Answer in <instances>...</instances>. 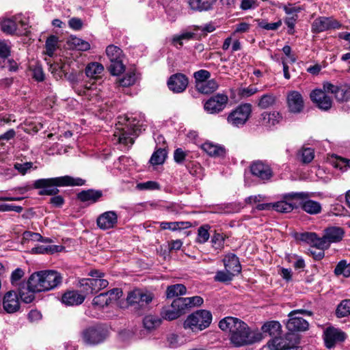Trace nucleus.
<instances>
[{
  "label": "nucleus",
  "mask_w": 350,
  "mask_h": 350,
  "mask_svg": "<svg viewBox=\"0 0 350 350\" xmlns=\"http://www.w3.org/2000/svg\"><path fill=\"white\" fill-rule=\"evenodd\" d=\"M225 269L233 275L238 274L241 271V266L239 258L233 254L226 255L224 258Z\"/></svg>",
  "instance_id": "obj_25"
},
{
  "label": "nucleus",
  "mask_w": 350,
  "mask_h": 350,
  "mask_svg": "<svg viewBox=\"0 0 350 350\" xmlns=\"http://www.w3.org/2000/svg\"><path fill=\"white\" fill-rule=\"evenodd\" d=\"M262 330L264 333L268 334L274 340L275 338H284L280 336L282 333V326L278 321H271L267 322L262 326Z\"/></svg>",
  "instance_id": "obj_27"
},
{
  "label": "nucleus",
  "mask_w": 350,
  "mask_h": 350,
  "mask_svg": "<svg viewBox=\"0 0 350 350\" xmlns=\"http://www.w3.org/2000/svg\"><path fill=\"white\" fill-rule=\"evenodd\" d=\"M137 81V76L135 71H129L126 73L124 77L118 81L120 85L122 87H129L133 85Z\"/></svg>",
  "instance_id": "obj_49"
},
{
  "label": "nucleus",
  "mask_w": 350,
  "mask_h": 350,
  "mask_svg": "<svg viewBox=\"0 0 350 350\" xmlns=\"http://www.w3.org/2000/svg\"><path fill=\"white\" fill-rule=\"evenodd\" d=\"M80 286L83 288V293L86 295L94 294L106 288L109 282L103 278H83L79 282Z\"/></svg>",
  "instance_id": "obj_12"
},
{
  "label": "nucleus",
  "mask_w": 350,
  "mask_h": 350,
  "mask_svg": "<svg viewBox=\"0 0 350 350\" xmlns=\"http://www.w3.org/2000/svg\"><path fill=\"white\" fill-rule=\"evenodd\" d=\"M106 54L110 62L123 58L122 49L114 45H109L107 47Z\"/></svg>",
  "instance_id": "obj_42"
},
{
  "label": "nucleus",
  "mask_w": 350,
  "mask_h": 350,
  "mask_svg": "<svg viewBox=\"0 0 350 350\" xmlns=\"http://www.w3.org/2000/svg\"><path fill=\"white\" fill-rule=\"evenodd\" d=\"M250 171L252 175L262 180H269L273 172L270 166L262 161H254L250 165Z\"/></svg>",
  "instance_id": "obj_17"
},
{
  "label": "nucleus",
  "mask_w": 350,
  "mask_h": 350,
  "mask_svg": "<svg viewBox=\"0 0 350 350\" xmlns=\"http://www.w3.org/2000/svg\"><path fill=\"white\" fill-rule=\"evenodd\" d=\"M325 92L324 90L317 89L310 93V96L312 102L314 103L319 109L326 111L331 108L332 100Z\"/></svg>",
  "instance_id": "obj_20"
},
{
  "label": "nucleus",
  "mask_w": 350,
  "mask_h": 350,
  "mask_svg": "<svg viewBox=\"0 0 350 350\" xmlns=\"http://www.w3.org/2000/svg\"><path fill=\"white\" fill-rule=\"evenodd\" d=\"M299 339L293 333L286 334L284 338H275L268 342V346L271 350H301L298 346Z\"/></svg>",
  "instance_id": "obj_9"
},
{
  "label": "nucleus",
  "mask_w": 350,
  "mask_h": 350,
  "mask_svg": "<svg viewBox=\"0 0 350 350\" xmlns=\"http://www.w3.org/2000/svg\"><path fill=\"white\" fill-rule=\"evenodd\" d=\"M218 87L219 84L215 79H208L204 83H199L195 88L200 93L208 94L216 91Z\"/></svg>",
  "instance_id": "obj_32"
},
{
  "label": "nucleus",
  "mask_w": 350,
  "mask_h": 350,
  "mask_svg": "<svg viewBox=\"0 0 350 350\" xmlns=\"http://www.w3.org/2000/svg\"><path fill=\"white\" fill-rule=\"evenodd\" d=\"M83 342L88 345H96L106 338L105 331L100 327H88L82 332Z\"/></svg>",
  "instance_id": "obj_16"
},
{
  "label": "nucleus",
  "mask_w": 350,
  "mask_h": 350,
  "mask_svg": "<svg viewBox=\"0 0 350 350\" xmlns=\"http://www.w3.org/2000/svg\"><path fill=\"white\" fill-rule=\"evenodd\" d=\"M282 115L278 111L263 112L261 114L262 124L266 126H274L282 120Z\"/></svg>",
  "instance_id": "obj_29"
},
{
  "label": "nucleus",
  "mask_w": 350,
  "mask_h": 350,
  "mask_svg": "<svg viewBox=\"0 0 350 350\" xmlns=\"http://www.w3.org/2000/svg\"><path fill=\"white\" fill-rule=\"evenodd\" d=\"M167 157V151L165 148H159L152 154L150 162L152 165H161L164 163Z\"/></svg>",
  "instance_id": "obj_40"
},
{
  "label": "nucleus",
  "mask_w": 350,
  "mask_h": 350,
  "mask_svg": "<svg viewBox=\"0 0 350 350\" xmlns=\"http://www.w3.org/2000/svg\"><path fill=\"white\" fill-rule=\"evenodd\" d=\"M186 292L187 288L185 285L176 284L167 286L166 290V296L167 298H173L178 295H185Z\"/></svg>",
  "instance_id": "obj_36"
},
{
  "label": "nucleus",
  "mask_w": 350,
  "mask_h": 350,
  "mask_svg": "<svg viewBox=\"0 0 350 350\" xmlns=\"http://www.w3.org/2000/svg\"><path fill=\"white\" fill-rule=\"evenodd\" d=\"M27 288L25 287V284H23V286L20 287L19 295L23 301L29 304L31 303L34 299V293L38 292V291H33L31 288L29 287V281L27 282Z\"/></svg>",
  "instance_id": "obj_37"
},
{
  "label": "nucleus",
  "mask_w": 350,
  "mask_h": 350,
  "mask_svg": "<svg viewBox=\"0 0 350 350\" xmlns=\"http://www.w3.org/2000/svg\"><path fill=\"white\" fill-rule=\"evenodd\" d=\"M339 27V23L332 18L319 17L314 21L312 30L314 32L319 33L331 29H337Z\"/></svg>",
  "instance_id": "obj_22"
},
{
  "label": "nucleus",
  "mask_w": 350,
  "mask_h": 350,
  "mask_svg": "<svg viewBox=\"0 0 350 350\" xmlns=\"http://www.w3.org/2000/svg\"><path fill=\"white\" fill-rule=\"evenodd\" d=\"M277 100L276 96L273 94H263L258 100V106L260 109H267L275 105Z\"/></svg>",
  "instance_id": "obj_35"
},
{
  "label": "nucleus",
  "mask_w": 350,
  "mask_h": 350,
  "mask_svg": "<svg viewBox=\"0 0 350 350\" xmlns=\"http://www.w3.org/2000/svg\"><path fill=\"white\" fill-rule=\"evenodd\" d=\"M295 206L292 203L288 202L286 200H282L273 203V209L280 213H290L292 211Z\"/></svg>",
  "instance_id": "obj_45"
},
{
  "label": "nucleus",
  "mask_w": 350,
  "mask_h": 350,
  "mask_svg": "<svg viewBox=\"0 0 350 350\" xmlns=\"http://www.w3.org/2000/svg\"><path fill=\"white\" fill-rule=\"evenodd\" d=\"M228 97L224 94H217L204 103V110L210 114H216L222 111L226 107Z\"/></svg>",
  "instance_id": "obj_10"
},
{
  "label": "nucleus",
  "mask_w": 350,
  "mask_h": 350,
  "mask_svg": "<svg viewBox=\"0 0 350 350\" xmlns=\"http://www.w3.org/2000/svg\"><path fill=\"white\" fill-rule=\"evenodd\" d=\"M62 282L63 275L55 270L37 271L29 278V287L38 292L53 290L59 286Z\"/></svg>",
  "instance_id": "obj_2"
},
{
  "label": "nucleus",
  "mask_w": 350,
  "mask_h": 350,
  "mask_svg": "<svg viewBox=\"0 0 350 350\" xmlns=\"http://www.w3.org/2000/svg\"><path fill=\"white\" fill-rule=\"evenodd\" d=\"M225 237L220 233H215L211 239L213 247L216 250H221L224 245Z\"/></svg>",
  "instance_id": "obj_56"
},
{
  "label": "nucleus",
  "mask_w": 350,
  "mask_h": 350,
  "mask_svg": "<svg viewBox=\"0 0 350 350\" xmlns=\"http://www.w3.org/2000/svg\"><path fill=\"white\" fill-rule=\"evenodd\" d=\"M331 163L335 168H338L343 172L350 169V159L335 156L332 157Z\"/></svg>",
  "instance_id": "obj_39"
},
{
  "label": "nucleus",
  "mask_w": 350,
  "mask_h": 350,
  "mask_svg": "<svg viewBox=\"0 0 350 350\" xmlns=\"http://www.w3.org/2000/svg\"><path fill=\"white\" fill-rule=\"evenodd\" d=\"M136 188L139 190H154L159 188V185L155 181H147L138 183Z\"/></svg>",
  "instance_id": "obj_59"
},
{
  "label": "nucleus",
  "mask_w": 350,
  "mask_h": 350,
  "mask_svg": "<svg viewBox=\"0 0 350 350\" xmlns=\"http://www.w3.org/2000/svg\"><path fill=\"white\" fill-rule=\"evenodd\" d=\"M345 334L334 327H327L324 332V341L326 347L333 348L337 342L345 340Z\"/></svg>",
  "instance_id": "obj_19"
},
{
  "label": "nucleus",
  "mask_w": 350,
  "mask_h": 350,
  "mask_svg": "<svg viewBox=\"0 0 350 350\" xmlns=\"http://www.w3.org/2000/svg\"><path fill=\"white\" fill-rule=\"evenodd\" d=\"M103 66L98 62H92L88 64L85 68V74L88 77L96 79L100 77L103 72Z\"/></svg>",
  "instance_id": "obj_34"
},
{
  "label": "nucleus",
  "mask_w": 350,
  "mask_h": 350,
  "mask_svg": "<svg viewBox=\"0 0 350 350\" xmlns=\"http://www.w3.org/2000/svg\"><path fill=\"white\" fill-rule=\"evenodd\" d=\"M85 296V293H80L78 291H68L62 295V302L66 306H78L84 301Z\"/></svg>",
  "instance_id": "obj_24"
},
{
  "label": "nucleus",
  "mask_w": 350,
  "mask_h": 350,
  "mask_svg": "<svg viewBox=\"0 0 350 350\" xmlns=\"http://www.w3.org/2000/svg\"><path fill=\"white\" fill-rule=\"evenodd\" d=\"M252 113V105L249 103L239 105L227 117V122L234 127L243 126L249 120Z\"/></svg>",
  "instance_id": "obj_8"
},
{
  "label": "nucleus",
  "mask_w": 350,
  "mask_h": 350,
  "mask_svg": "<svg viewBox=\"0 0 350 350\" xmlns=\"http://www.w3.org/2000/svg\"><path fill=\"white\" fill-rule=\"evenodd\" d=\"M32 166L33 163L31 162H26L24 163H16L14 164V168L22 175H25L27 170H30Z\"/></svg>",
  "instance_id": "obj_64"
},
{
  "label": "nucleus",
  "mask_w": 350,
  "mask_h": 350,
  "mask_svg": "<svg viewBox=\"0 0 350 350\" xmlns=\"http://www.w3.org/2000/svg\"><path fill=\"white\" fill-rule=\"evenodd\" d=\"M334 273L336 275H342L345 277L350 275V263H347L346 260H340L334 269Z\"/></svg>",
  "instance_id": "obj_46"
},
{
  "label": "nucleus",
  "mask_w": 350,
  "mask_h": 350,
  "mask_svg": "<svg viewBox=\"0 0 350 350\" xmlns=\"http://www.w3.org/2000/svg\"><path fill=\"white\" fill-rule=\"evenodd\" d=\"M161 314L165 319L169 321L176 319L181 316L180 312H178L175 308H172V304H171L168 308L164 309L161 312Z\"/></svg>",
  "instance_id": "obj_53"
},
{
  "label": "nucleus",
  "mask_w": 350,
  "mask_h": 350,
  "mask_svg": "<svg viewBox=\"0 0 350 350\" xmlns=\"http://www.w3.org/2000/svg\"><path fill=\"white\" fill-rule=\"evenodd\" d=\"M75 92L81 96H85L87 100L96 101L98 100V90L94 84H88L84 86L77 87L75 88Z\"/></svg>",
  "instance_id": "obj_28"
},
{
  "label": "nucleus",
  "mask_w": 350,
  "mask_h": 350,
  "mask_svg": "<svg viewBox=\"0 0 350 350\" xmlns=\"http://www.w3.org/2000/svg\"><path fill=\"white\" fill-rule=\"evenodd\" d=\"M298 157L302 163H309L314 157V150L310 148H303L299 152Z\"/></svg>",
  "instance_id": "obj_47"
},
{
  "label": "nucleus",
  "mask_w": 350,
  "mask_h": 350,
  "mask_svg": "<svg viewBox=\"0 0 350 350\" xmlns=\"http://www.w3.org/2000/svg\"><path fill=\"white\" fill-rule=\"evenodd\" d=\"M24 237L26 239L31 240L33 241H40V242H49V239L47 238H43L40 234L37 232H32L29 231H27L24 233Z\"/></svg>",
  "instance_id": "obj_60"
},
{
  "label": "nucleus",
  "mask_w": 350,
  "mask_h": 350,
  "mask_svg": "<svg viewBox=\"0 0 350 350\" xmlns=\"http://www.w3.org/2000/svg\"><path fill=\"white\" fill-rule=\"evenodd\" d=\"M161 319L156 316L147 315L144 317L143 323L146 329L151 330L157 328L161 324Z\"/></svg>",
  "instance_id": "obj_43"
},
{
  "label": "nucleus",
  "mask_w": 350,
  "mask_h": 350,
  "mask_svg": "<svg viewBox=\"0 0 350 350\" xmlns=\"http://www.w3.org/2000/svg\"><path fill=\"white\" fill-rule=\"evenodd\" d=\"M160 226L163 230H176L178 229L189 228L191 226V224L189 221L161 222Z\"/></svg>",
  "instance_id": "obj_38"
},
{
  "label": "nucleus",
  "mask_w": 350,
  "mask_h": 350,
  "mask_svg": "<svg viewBox=\"0 0 350 350\" xmlns=\"http://www.w3.org/2000/svg\"><path fill=\"white\" fill-rule=\"evenodd\" d=\"M189 84L188 77L183 73H176L170 77L167 85L168 88L174 93H182Z\"/></svg>",
  "instance_id": "obj_15"
},
{
  "label": "nucleus",
  "mask_w": 350,
  "mask_h": 350,
  "mask_svg": "<svg viewBox=\"0 0 350 350\" xmlns=\"http://www.w3.org/2000/svg\"><path fill=\"white\" fill-rule=\"evenodd\" d=\"M32 76L33 78L37 81H42L44 79V74L42 68L36 65L32 68Z\"/></svg>",
  "instance_id": "obj_63"
},
{
  "label": "nucleus",
  "mask_w": 350,
  "mask_h": 350,
  "mask_svg": "<svg viewBox=\"0 0 350 350\" xmlns=\"http://www.w3.org/2000/svg\"><path fill=\"white\" fill-rule=\"evenodd\" d=\"M103 196L100 190L88 189L83 190L77 194V198L82 202L94 204Z\"/></svg>",
  "instance_id": "obj_26"
},
{
  "label": "nucleus",
  "mask_w": 350,
  "mask_h": 350,
  "mask_svg": "<svg viewBox=\"0 0 350 350\" xmlns=\"http://www.w3.org/2000/svg\"><path fill=\"white\" fill-rule=\"evenodd\" d=\"M71 43L79 51H86L90 49V44L79 38H72Z\"/></svg>",
  "instance_id": "obj_55"
},
{
  "label": "nucleus",
  "mask_w": 350,
  "mask_h": 350,
  "mask_svg": "<svg viewBox=\"0 0 350 350\" xmlns=\"http://www.w3.org/2000/svg\"><path fill=\"white\" fill-rule=\"evenodd\" d=\"M337 317L342 318L350 314V299L342 300L336 310Z\"/></svg>",
  "instance_id": "obj_41"
},
{
  "label": "nucleus",
  "mask_w": 350,
  "mask_h": 350,
  "mask_svg": "<svg viewBox=\"0 0 350 350\" xmlns=\"http://www.w3.org/2000/svg\"><path fill=\"white\" fill-rule=\"evenodd\" d=\"M85 184V180L70 176H64L51 178H41L36 180L33 187L36 189H41L39 194L41 196H54L58 193L57 187L81 186Z\"/></svg>",
  "instance_id": "obj_3"
},
{
  "label": "nucleus",
  "mask_w": 350,
  "mask_h": 350,
  "mask_svg": "<svg viewBox=\"0 0 350 350\" xmlns=\"http://www.w3.org/2000/svg\"><path fill=\"white\" fill-rule=\"evenodd\" d=\"M344 234V231L339 227H329L325 230V237L328 243L338 242L342 240Z\"/></svg>",
  "instance_id": "obj_30"
},
{
  "label": "nucleus",
  "mask_w": 350,
  "mask_h": 350,
  "mask_svg": "<svg viewBox=\"0 0 350 350\" xmlns=\"http://www.w3.org/2000/svg\"><path fill=\"white\" fill-rule=\"evenodd\" d=\"M172 308H175L176 310L180 312V314L182 315L185 312V311L189 309L185 299V297H179L175 299L172 303Z\"/></svg>",
  "instance_id": "obj_54"
},
{
  "label": "nucleus",
  "mask_w": 350,
  "mask_h": 350,
  "mask_svg": "<svg viewBox=\"0 0 350 350\" xmlns=\"http://www.w3.org/2000/svg\"><path fill=\"white\" fill-rule=\"evenodd\" d=\"M58 38L55 36H49L45 43V48L46 50V54L49 56H52L56 50Z\"/></svg>",
  "instance_id": "obj_51"
},
{
  "label": "nucleus",
  "mask_w": 350,
  "mask_h": 350,
  "mask_svg": "<svg viewBox=\"0 0 350 350\" xmlns=\"http://www.w3.org/2000/svg\"><path fill=\"white\" fill-rule=\"evenodd\" d=\"M122 295V291L120 288H113L94 297L92 304L98 308H104L116 301Z\"/></svg>",
  "instance_id": "obj_11"
},
{
  "label": "nucleus",
  "mask_w": 350,
  "mask_h": 350,
  "mask_svg": "<svg viewBox=\"0 0 350 350\" xmlns=\"http://www.w3.org/2000/svg\"><path fill=\"white\" fill-rule=\"evenodd\" d=\"M188 308L200 306L203 304V299L200 296L185 297Z\"/></svg>",
  "instance_id": "obj_61"
},
{
  "label": "nucleus",
  "mask_w": 350,
  "mask_h": 350,
  "mask_svg": "<svg viewBox=\"0 0 350 350\" xmlns=\"http://www.w3.org/2000/svg\"><path fill=\"white\" fill-rule=\"evenodd\" d=\"M214 0H188L190 8L194 11H206L211 8Z\"/></svg>",
  "instance_id": "obj_33"
},
{
  "label": "nucleus",
  "mask_w": 350,
  "mask_h": 350,
  "mask_svg": "<svg viewBox=\"0 0 350 350\" xmlns=\"http://www.w3.org/2000/svg\"><path fill=\"white\" fill-rule=\"evenodd\" d=\"M282 25L281 20L275 23H267L265 21H262L258 23V26L262 29L267 30H276Z\"/></svg>",
  "instance_id": "obj_62"
},
{
  "label": "nucleus",
  "mask_w": 350,
  "mask_h": 350,
  "mask_svg": "<svg viewBox=\"0 0 350 350\" xmlns=\"http://www.w3.org/2000/svg\"><path fill=\"white\" fill-rule=\"evenodd\" d=\"M325 91L335 95L337 100L340 102L347 101L350 99V85L342 84L339 86L326 82L323 84Z\"/></svg>",
  "instance_id": "obj_14"
},
{
  "label": "nucleus",
  "mask_w": 350,
  "mask_h": 350,
  "mask_svg": "<svg viewBox=\"0 0 350 350\" xmlns=\"http://www.w3.org/2000/svg\"><path fill=\"white\" fill-rule=\"evenodd\" d=\"M123 121L126 122L124 126V123L120 121L116 124V131L113 135L114 138L120 144L133 145L134 137L138 135L137 132L140 131V129L134 122L135 120L131 122L129 118H124Z\"/></svg>",
  "instance_id": "obj_5"
},
{
  "label": "nucleus",
  "mask_w": 350,
  "mask_h": 350,
  "mask_svg": "<svg viewBox=\"0 0 350 350\" xmlns=\"http://www.w3.org/2000/svg\"><path fill=\"white\" fill-rule=\"evenodd\" d=\"M219 327L224 332H228L230 342L237 347L251 345L262 339L260 332L252 330L247 323L236 317L224 318L219 321Z\"/></svg>",
  "instance_id": "obj_1"
},
{
  "label": "nucleus",
  "mask_w": 350,
  "mask_h": 350,
  "mask_svg": "<svg viewBox=\"0 0 350 350\" xmlns=\"http://www.w3.org/2000/svg\"><path fill=\"white\" fill-rule=\"evenodd\" d=\"M202 149L211 157H223L225 154L224 148L211 142L204 143Z\"/></svg>",
  "instance_id": "obj_31"
},
{
  "label": "nucleus",
  "mask_w": 350,
  "mask_h": 350,
  "mask_svg": "<svg viewBox=\"0 0 350 350\" xmlns=\"http://www.w3.org/2000/svg\"><path fill=\"white\" fill-rule=\"evenodd\" d=\"M193 77L196 87L199 83H204V81L208 80L211 77V73L206 70H200L193 73Z\"/></svg>",
  "instance_id": "obj_52"
},
{
  "label": "nucleus",
  "mask_w": 350,
  "mask_h": 350,
  "mask_svg": "<svg viewBox=\"0 0 350 350\" xmlns=\"http://www.w3.org/2000/svg\"><path fill=\"white\" fill-rule=\"evenodd\" d=\"M311 194L308 192H292L284 196L287 200H301V208L310 215H317L321 212V205L319 202L310 200Z\"/></svg>",
  "instance_id": "obj_7"
},
{
  "label": "nucleus",
  "mask_w": 350,
  "mask_h": 350,
  "mask_svg": "<svg viewBox=\"0 0 350 350\" xmlns=\"http://www.w3.org/2000/svg\"><path fill=\"white\" fill-rule=\"evenodd\" d=\"M308 313L304 310H296L288 314L289 319L286 323V327L291 332L305 331L308 327V323L301 317H297V314Z\"/></svg>",
  "instance_id": "obj_13"
},
{
  "label": "nucleus",
  "mask_w": 350,
  "mask_h": 350,
  "mask_svg": "<svg viewBox=\"0 0 350 350\" xmlns=\"http://www.w3.org/2000/svg\"><path fill=\"white\" fill-rule=\"evenodd\" d=\"M123 58L110 62L109 69L113 75H118L124 70V65L122 62Z\"/></svg>",
  "instance_id": "obj_50"
},
{
  "label": "nucleus",
  "mask_w": 350,
  "mask_h": 350,
  "mask_svg": "<svg viewBox=\"0 0 350 350\" xmlns=\"http://www.w3.org/2000/svg\"><path fill=\"white\" fill-rule=\"evenodd\" d=\"M329 245H330L327 240L325 239V235H323L322 237H318L317 235L312 244V246L321 250L327 249Z\"/></svg>",
  "instance_id": "obj_58"
},
{
  "label": "nucleus",
  "mask_w": 350,
  "mask_h": 350,
  "mask_svg": "<svg viewBox=\"0 0 350 350\" xmlns=\"http://www.w3.org/2000/svg\"><path fill=\"white\" fill-rule=\"evenodd\" d=\"M1 30L8 33V34H13L15 33L17 29L16 23L12 19H5L1 22Z\"/></svg>",
  "instance_id": "obj_48"
},
{
  "label": "nucleus",
  "mask_w": 350,
  "mask_h": 350,
  "mask_svg": "<svg viewBox=\"0 0 350 350\" xmlns=\"http://www.w3.org/2000/svg\"><path fill=\"white\" fill-rule=\"evenodd\" d=\"M153 294L146 290L135 288L129 292L127 303L137 310H145L153 299Z\"/></svg>",
  "instance_id": "obj_6"
},
{
  "label": "nucleus",
  "mask_w": 350,
  "mask_h": 350,
  "mask_svg": "<svg viewBox=\"0 0 350 350\" xmlns=\"http://www.w3.org/2000/svg\"><path fill=\"white\" fill-rule=\"evenodd\" d=\"M210 228L211 226L208 224L202 225L198 228L196 239L197 243L203 244L208 240L210 237L208 230Z\"/></svg>",
  "instance_id": "obj_44"
},
{
  "label": "nucleus",
  "mask_w": 350,
  "mask_h": 350,
  "mask_svg": "<svg viewBox=\"0 0 350 350\" xmlns=\"http://www.w3.org/2000/svg\"><path fill=\"white\" fill-rule=\"evenodd\" d=\"M234 275H233L232 273H230L226 270V271H219L216 273L214 279L217 282H225L232 280Z\"/></svg>",
  "instance_id": "obj_57"
},
{
  "label": "nucleus",
  "mask_w": 350,
  "mask_h": 350,
  "mask_svg": "<svg viewBox=\"0 0 350 350\" xmlns=\"http://www.w3.org/2000/svg\"><path fill=\"white\" fill-rule=\"evenodd\" d=\"M118 223V215L115 211H109L100 214L97 219L98 227L102 230L113 228Z\"/></svg>",
  "instance_id": "obj_21"
},
{
  "label": "nucleus",
  "mask_w": 350,
  "mask_h": 350,
  "mask_svg": "<svg viewBox=\"0 0 350 350\" xmlns=\"http://www.w3.org/2000/svg\"><path fill=\"white\" fill-rule=\"evenodd\" d=\"M3 307L7 313H14L20 308V302L16 292L10 291L7 292L3 298Z\"/></svg>",
  "instance_id": "obj_23"
},
{
  "label": "nucleus",
  "mask_w": 350,
  "mask_h": 350,
  "mask_svg": "<svg viewBox=\"0 0 350 350\" xmlns=\"http://www.w3.org/2000/svg\"><path fill=\"white\" fill-rule=\"evenodd\" d=\"M212 314L206 310H198L189 314L183 323V327L197 333L208 327L212 322Z\"/></svg>",
  "instance_id": "obj_4"
},
{
  "label": "nucleus",
  "mask_w": 350,
  "mask_h": 350,
  "mask_svg": "<svg viewBox=\"0 0 350 350\" xmlns=\"http://www.w3.org/2000/svg\"><path fill=\"white\" fill-rule=\"evenodd\" d=\"M286 101L290 112L293 113H301L304 107V101L301 94L295 90L287 94Z\"/></svg>",
  "instance_id": "obj_18"
}]
</instances>
